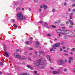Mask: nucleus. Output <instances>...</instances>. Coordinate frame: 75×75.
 <instances>
[{"instance_id":"aec40b11","label":"nucleus","mask_w":75,"mask_h":75,"mask_svg":"<svg viewBox=\"0 0 75 75\" xmlns=\"http://www.w3.org/2000/svg\"><path fill=\"white\" fill-rule=\"evenodd\" d=\"M34 2L35 3H38V0H34Z\"/></svg>"},{"instance_id":"6ab92c4d","label":"nucleus","mask_w":75,"mask_h":75,"mask_svg":"<svg viewBox=\"0 0 75 75\" xmlns=\"http://www.w3.org/2000/svg\"><path fill=\"white\" fill-rule=\"evenodd\" d=\"M44 51H40L39 53L40 54H44Z\"/></svg>"},{"instance_id":"6e6552de","label":"nucleus","mask_w":75,"mask_h":75,"mask_svg":"<svg viewBox=\"0 0 75 75\" xmlns=\"http://www.w3.org/2000/svg\"><path fill=\"white\" fill-rule=\"evenodd\" d=\"M64 61L63 60H61L59 61L58 62V64L60 65H64Z\"/></svg>"},{"instance_id":"7ed1b4c3","label":"nucleus","mask_w":75,"mask_h":75,"mask_svg":"<svg viewBox=\"0 0 75 75\" xmlns=\"http://www.w3.org/2000/svg\"><path fill=\"white\" fill-rule=\"evenodd\" d=\"M44 59H39L35 61V65L37 67H39L40 65H41V62L42 61H44Z\"/></svg>"},{"instance_id":"69168bd1","label":"nucleus","mask_w":75,"mask_h":75,"mask_svg":"<svg viewBox=\"0 0 75 75\" xmlns=\"http://www.w3.org/2000/svg\"><path fill=\"white\" fill-rule=\"evenodd\" d=\"M67 50H68V51H69V48H67Z\"/></svg>"},{"instance_id":"de8ad7c7","label":"nucleus","mask_w":75,"mask_h":75,"mask_svg":"<svg viewBox=\"0 0 75 75\" xmlns=\"http://www.w3.org/2000/svg\"><path fill=\"white\" fill-rule=\"evenodd\" d=\"M29 55H30V56L31 55H32V53H29Z\"/></svg>"},{"instance_id":"cd10ccee","label":"nucleus","mask_w":75,"mask_h":75,"mask_svg":"<svg viewBox=\"0 0 75 75\" xmlns=\"http://www.w3.org/2000/svg\"><path fill=\"white\" fill-rule=\"evenodd\" d=\"M20 8H16V10H17V11H18V10H20Z\"/></svg>"},{"instance_id":"bf43d9fd","label":"nucleus","mask_w":75,"mask_h":75,"mask_svg":"<svg viewBox=\"0 0 75 75\" xmlns=\"http://www.w3.org/2000/svg\"><path fill=\"white\" fill-rule=\"evenodd\" d=\"M34 72L35 73V74H36L37 73V71H34Z\"/></svg>"},{"instance_id":"864d4df0","label":"nucleus","mask_w":75,"mask_h":75,"mask_svg":"<svg viewBox=\"0 0 75 75\" xmlns=\"http://www.w3.org/2000/svg\"><path fill=\"white\" fill-rule=\"evenodd\" d=\"M29 50H33V49L31 48H29Z\"/></svg>"},{"instance_id":"603ef678","label":"nucleus","mask_w":75,"mask_h":75,"mask_svg":"<svg viewBox=\"0 0 75 75\" xmlns=\"http://www.w3.org/2000/svg\"><path fill=\"white\" fill-rule=\"evenodd\" d=\"M50 69H54L52 67H50Z\"/></svg>"},{"instance_id":"e2e57ef3","label":"nucleus","mask_w":75,"mask_h":75,"mask_svg":"<svg viewBox=\"0 0 75 75\" xmlns=\"http://www.w3.org/2000/svg\"><path fill=\"white\" fill-rule=\"evenodd\" d=\"M72 1H73V2H74L75 1V0H71Z\"/></svg>"},{"instance_id":"09e8293b","label":"nucleus","mask_w":75,"mask_h":75,"mask_svg":"<svg viewBox=\"0 0 75 75\" xmlns=\"http://www.w3.org/2000/svg\"><path fill=\"white\" fill-rule=\"evenodd\" d=\"M0 64H1V66L3 65V63L1 62Z\"/></svg>"},{"instance_id":"a18cd8bd","label":"nucleus","mask_w":75,"mask_h":75,"mask_svg":"<svg viewBox=\"0 0 75 75\" xmlns=\"http://www.w3.org/2000/svg\"><path fill=\"white\" fill-rule=\"evenodd\" d=\"M72 11H73V12H75V9H73V10H72Z\"/></svg>"},{"instance_id":"338daca9","label":"nucleus","mask_w":75,"mask_h":75,"mask_svg":"<svg viewBox=\"0 0 75 75\" xmlns=\"http://www.w3.org/2000/svg\"><path fill=\"white\" fill-rule=\"evenodd\" d=\"M19 51H20V52H22V51H23V50H19Z\"/></svg>"},{"instance_id":"37998d69","label":"nucleus","mask_w":75,"mask_h":75,"mask_svg":"<svg viewBox=\"0 0 75 75\" xmlns=\"http://www.w3.org/2000/svg\"><path fill=\"white\" fill-rule=\"evenodd\" d=\"M64 52H68V51L66 50H64Z\"/></svg>"},{"instance_id":"79ce46f5","label":"nucleus","mask_w":75,"mask_h":75,"mask_svg":"<svg viewBox=\"0 0 75 75\" xmlns=\"http://www.w3.org/2000/svg\"><path fill=\"white\" fill-rule=\"evenodd\" d=\"M59 36H61L62 35H61V33H60L59 34H58Z\"/></svg>"},{"instance_id":"a211bd4d","label":"nucleus","mask_w":75,"mask_h":75,"mask_svg":"<svg viewBox=\"0 0 75 75\" xmlns=\"http://www.w3.org/2000/svg\"><path fill=\"white\" fill-rule=\"evenodd\" d=\"M5 55H6V57H8L9 55L8 53L6 52H5Z\"/></svg>"},{"instance_id":"7c9ffc66","label":"nucleus","mask_w":75,"mask_h":75,"mask_svg":"<svg viewBox=\"0 0 75 75\" xmlns=\"http://www.w3.org/2000/svg\"><path fill=\"white\" fill-rule=\"evenodd\" d=\"M13 26L14 27H16V28H17V26L16 24L13 25Z\"/></svg>"},{"instance_id":"8fccbe9b","label":"nucleus","mask_w":75,"mask_h":75,"mask_svg":"<svg viewBox=\"0 0 75 75\" xmlns=\"http://www.w3.org/2000/svg\"><path fill=\"white\" fill-rule=\"evenodd\" d=\"M18 51H19V50H18V49H17L16 50V52H18Z\"/></svg>"},{"instance_id":"f03ea898","label":"nucleus","mask_w":75,"mask_h":75,"mask_svg":"<svg viewBox=\"0 0 75 75\" xmlns=\"http://www.w3.org/2000/svg\"><path fill=\"white\" fill-rule=\"evenodd\" d=\"M64 33H62L63 34H65L67 35L68 37H72V33L69 30H63Z\"/></svg>"},{"instance_id":"5701e85b","label":"nucleus","mask_w":75,"mask_h":75,"mask_svg":"<svg viewBox=\"0 0 75 75\" xmlns=\"http://www.w3.org/2000/svg\"><path fill=\"white\" fill-rule=\"evenodd\" d=\"M64 72H67V71H68V69H67L65 68L64 69Z\"/></svg>"},{"instance_id":"9b49d317","label":"nucleus","mask_w":75,"mask_h":75,"mask_svg":"<svg viewBox=\"0 0 75 75\" xmlns=\"http://www.w3.org/2000/svg\"><path fill=\"white\" fill-rule=\"evenodd\" d=\"M61 21L60 20H58L55 21L54 22V24H56L57 23H61Z\"/></svg>"},{"instance_id":"49530a36","label":"nucleus","mask_w":75,"mask_h":75,"mask_svg":"<svg viewBox=\"0 0 75 75\" xmlns=\"http://www.w3.org/2000/svg\"><path fill=\"white\" fill-rule=\"evenodd\" d=\"M63 49H65L66 48V47H65L63 46L62 47Z\"/></svg>"},{"instance_id":"9d476101","label":"nucleus","mask_w":75,"mask_h":75,"mask_svg":"<svg viewBox=\"0 0 75 75\" xmlns=\"http://www.w3.org/2000/svg\"><path fill=\"white\" fill-rule=\"evenodd\" d=\"M53 74H58L59 75H61V74H62L61 73H59L58 71H53Z\"/></svg>"},{"instance_id":"2f4dec72","label":"nucleus","mask_w":75,"mask_h":75,"mask_svg":"<svg viewBox=\"0 0 75 75\" xmlns=\"http://www.w3.org/2000/svg\"><path fill=\"white\" fill-rule=\"evenodd\" d=\"M69 28H73V26H72L71 25H70L69 26Z\"/></svg>"},{"instance_id":"72a5a7b5","label":"nucleus","mask_w":75,"mask_h":75,"mask_svg":"<svg viewBox=\"0 0 75 75\" xmlns=\"http://www.w3.org/2000/svg\"><path fill=\"white\" fill-rule=\"evenodd\" d=\"M64 5L65 6H67V3H66V2L64 3Z\"/></svg>"},{"instance_id":"f8f14e48","label":"nucleus","mask_w":75,"mask_h":75,"mask_svg":"<svg viewBox=\"0 0 75 75\" xmlns=\"http://www.w3.org/2000/svg\"><path fill=\"white\" fill-rule=\"evenodd\" d=\"M73 16V13H71L70 14V17H69L70 19H72L73 18L72 17Z\"/></svg>"},{"instance_id":"3c124183","label":"nucleus","mask_w":75,"mask_h":75,"mask_svg":"<svg viewBox=\"0 0 75 75\" xmlns=\"http://www.w3.org/2000/svg\"><path fill=\"white\" fill-rule=\"evenodd\" d=\"M70 54L71 55H73L74 54V53L72 52H70Z\"/></svg>"},{"instance_id":"5fc2aeb1","label":"nucleus","mask_w":75,"mask_h":75,"mask_svg":"<svg viewBox=\"0 0 75 75\" xmlns=\"http://www.w3.org/2000/svg\"><path fill=\"white\" fill-rule=\"evenodd\" d=\"M29 11H31V8H29Z\"/></svg>"},{"instance_id":"13d9d810","label":"nucleus","mask_w":75,"mask_h":75,"mask_svg":"<svg viewBox=\"0 0 75 75\" xmlns=\"http://www.w3.org/2000/svg\"><path fill=\"white\" fill-rule=\"evenodd\" d=\"M65 62H67V59H65Z\"/></svg>"},{"instance_id":"e433bc0d","label":"nucleus","mask_w":75,"mask_h":75,"mask_svg":"<svg viewBox=\"0 0 75 75\" xmlns=\"http://www.w3.org/2000/svg\"><path fill=\"white\" fill-rule=\"evenodd\" d=\"M73 72H75V68H73Z\"/></svg>"},{"instance_id":"2eb2a0df","label":"nucleus","mask_w":75,"mask_h":75,"mask_svg":"<svg viewBox=\"0 0 75 75\" xmlns=\"http://www.w3.org/2000/svg\"><path fill=\"white\" fill-rule=\"evenodd\" d=\"M63 30H57V33H61V31H63Z\"/></svg>"},{"instance_id":"b1692460","label":"nucleus","mask_w":75,"mask_h":75,"mask_svg":"<svg viewBox=\"0 0 75 75\" xmlns=\"http://www.w3.org/2000/svg\"><path fill=\"white\" fill-rule=\"evenodd\" d=\"M68 11H69V12H70L71 11V8H69L68 9Z\"/></svg>"},{"instance_id":"a878e982","label":"nucleus","mask_w":75,"mask_h":75,"mask_svg":"<svg viewBox=\"0 0 75 75\" xmlns=\"http://www.w3.org/2000/svg\"><path fill=\"white\" fill-rule=\"evenodd\" d=\"M47 6H45V5H44L43 6V8H44L45 9V8H47Z\"/></svg>"},{"instance_id":"c9c22d12","label":"nucleus","mask_w":75,"mask_h":75,"mask_svg":"<svg viewBox=\"0 0 75 75\" xmlns=\"http://www.w3.org/2000/svg\"><path fill=\"white\" fill-rule=\"evenodd\" d=\"M52 28H56V26L54 25H52Z\"/></svg>"},{"instance_id":"4be33fe9","label":"nucleus","mask_w":75,"mask_h":75,"mask_svg":"<svg viewBox=\"0 0 75 75\" xmlns=\"http://www.w3.org/2000/svg\"><path fill=\"white\" fill-rule=\"evenodd\" d=\"M71 50L72 51H73V52H74L75 51V48H73L71 49Z\"/></svg>"},{"instance_id":"20e7f679","label":"nucleus","mask_w":75,"mask_h":75,"mask_svg":"<svg viewBox=\"0 0 75 75\" xmlns=\"http://www.w3.org/2000/svg\"><path fill=\"white\" fill-rule=\"evenodd\" d=\"M60 45V43H56L54 45H53V48L51 49L50 50V52H52V51H54V49H56V47H58Z\"/></svg>"},{"instance_id":"bb28decb","label":"nucleus","mask_w":75,"mask_h":75,"mask_svg":"<svg viewBox=\"0 0 75 75\" xmlns=\"http://www.w3.org/2000/svg\"><path fill=\"white\" fill-rule=\"evenodd\" d=\"M69 24V22L68 21H67L66 22V25H68Z\"/></svg>"},{"instance_id":"393cba45","label":"nucleus","mask_w":75,"mask_h":75,"mask_svg":"<svg viewBox=\"0 0 75 75\" xmlns=\"http://www.w3.org/2000/svg\"><path fill=\"white\" fill-rule=\"evenodd\" d=\"M64 55L65 56H68V54L67 53H65L64 54Z\"/></svg>"},{"instance_id":"4c0bfd02","label":"nucleus","mask_w":75,"mask_h":75,"mask_svg":"<svg viewBox=\"0 0 75 75\" xmlns=\"http://www.w3.org/2000/svg\"><path fill=\"white\" fill-rule=\"evenodd\" d=\"M72 6H73V7H74L75 6V4H74L72 5Z\"/></svg>"},{"instance_id":"c756f323","label":"nucleus","mask_w":75,"mask_h":75,"mask_svg":"<svg viewBox=\"0 0 75 75\" xmlns=\"http://www.w3.org/2000/svg\"><path fill=\"white\" fill-rule=\"evenodd\" d=\"M51 34L48 33L47 34V36H48V37H51Z\"/></svg>"},{"instance_id":"f3484780","label":"nucleus","mask_w":75,"mask_h":75,"mask_svg":"<svg viewBox=\"0 0 75 75\" xmlns=\"http://www.w3.org/2000/svg\"><path fill=\"white\" fill-rule=\"evenodd\" d=\"M69 23H70L71 24V25H74V23H73V22H72V21L70 19H69Z\"/></svg>"},{"instance_id":"58836bf2","label":"nucleus","mask_w":75,"mask_h":75,"mask_svg":"<svg viewBox=\"0 0 75 75\" xmlns=\"http://www.w3.org/2000/svg\"><path fill=\"white\" fill-rule=\"evenodd\" d=\"M25 43L26 44H29V42L27 41L25 42Z\"/></svg>"},{"instance_id":"ea45409f","label":"nucleus","mask_w":75,"mask_h":75,"mask_svg":"<svg viewBox=\"0 0 75 75\" xmlns=\"http://www.w3.org/2000/svg\"><path fill=\"white\" fill-rule=\"evenodd\" d=\"M14 21H15V20H14V19H13L11 21H12V22H14Z\"/></svg>"},{"instance_id":"052dcab7","label":"nucleus","mask_w":75,"mask_h":75,"mask_svg":"<svg viewBox=\"0 0 75 75\" xmlns=\"http://www.w3.org/2000/svg\"><path fill=\"white\" fill-rule=\"evenodd\" d=\"M28 60H29V61H31V59L30 58H28Z\"/></svg>"},{"instance_id":"39448f33","label":"nucleus","mask_w":75,"mask_h":75,"mask_svg":"<svg viewBox=\"0 0 75 75\" xmlns=\"http://www.w3.org/2000/svg\"><path fill=\"white\" fill-rule=\"evenodd\" d=\"M14 57L15 58H18V57L19 58H20L21 60H24V59H26L25 57L24 56L22 57H21L20 56H19V54L18 53H15L14 54Z\"/></svg>"},{"instance_id":"6e6d98bb","label":"nucleus","mask_w":75,"mask_h":75,"mask_svg":"<svg viewBox=\"0 0 75 75\" xmlns=\"http://www.w3.org/2000/svg\"><path fill=\"white\" fill-rule=\"evenodd\" d=\"M41 10H42V9H41V8H40L39 10L40 12H41Z\"/></svg>"},{"instance_id":"a19ab883","label":"nucleus","mask_w":75,"mask_h":75,"mask_svg":"<svg viewBox=\"0 0 75 75\" xmlns=\"http://www.w3.org/2000/svg\"><path fill=\"white\" fill-rule=\"evenodd\" d=\"M52 12H53V13H54V12H55V9H53V10H52Z\"/></svg>"},{"instance_id":"f257e3e1","label":"nucleus","mask_w":75,"mask_h":75,"mask_svg":"<svg viewBox=\"0 0 75 75\" xmlns=\"http://www.w3.org/2000/svg\"><path fill=\"white\" fill-rule=\"evenodd\" d=\"M17 17H18L17 18L18 20L20 21H21L22 20H25L26 19V18L25 16H23L22 13H18L17 15Z\"/></svg>"},{"instance_id":"4468645a","label":"nucleus","mask_w":75,"mask_h":75,"mask_svg":"<svg viewBox=\"0 0 75 75\" xmlns=\"http://www.w3.org/2000/svg\"><path fill=\"white\" fill-rule=\"evenodd\" d=\"M3 46L4 47V51H6V45H5V44H3Z\"/></svg>"},{"instance_id":"0eeeda50","label":"nucleus","mask_w":75,"mask_h":75,"mask_svg":"<svg viewBox=\"0 0 75 75\" xmlns=\"http://www.w3.org/2000/svg\"><path fill=\"white\" fill-rule=\"evenodd\" d=\"M42 25L43 27H46V28H49L48 26V23L46 22H45L44 23V24H43Z\"/></svg>"},{"instance_id":"423d86ee","label":"nucleus","mask_w":75,"mask_h":75,"mask_svg":"<svg viewBox=\"0 0 75 75\" xmlns=\"http://www.w3.org/2000/svg\"><path fill=\"white\" fill-rule=\"evenodd\" d=\"M46 57L47 59L50 62V63H52V60L51 59L50 56L49 55H46Z\"/></svg>"},{"instance_id":"c85d7f7f","label":"nucleus","mask_w":75,"mask_h":75,"mask_svg":"<svg viewBox=\"0 0 75 75\" xmlns=\"http://www.w3.org/2000/svg\"><path fill=\"white\" fill-rule=\"evenodd\" d=\"M21 64H22V65H25V62H22L21 63Z\"/></svg>"},{"instance_id":"4d7b16f0","label":"nucleus","mask_w":75,"mask_h":75,"mask_svg":"<svg viewBox=\"0 0 75 75\" xmlns=\"http://www.w3.org/2000/svg\"><path fill=\"white\" fill-rule=\"evenodd\" d=\"M30 41H32V38H30L29 39Z\"/></svg>"},{"instance_id":"1a4fd4ad","label":"nucleus","mask_w":75,"mask_h":75,"mask_svg":"<svg viewBox=\"0 0 75 75\" xmlns=\"http://www.w3.org/2000/svg\"><path fill=\"white\" fill-rule=\"evenodd\" d=\"M68 59V62H69V63H71V61H73V57H69Z\"/></svg>"},{"instance_id":"412c9836","label":"nucleus","mask_w":75,"mask_h":75,"mask_svg":"<svg viewBox=\"0 0 75 75\" xmlns=\"http://www.w3.org/2000/svg\"><path fill=\"white\" fill-rule=\"evenodd\" d=\"M36 44L37 45H39L40 44V42H39L37 41L36 42Z\"/></svg>"},{"instance_id":"774afa93","label":"nucleus","mask_w":75,"mask_h":75,"mask_svg":"<svg viewBox=\"0 0 75 75\" xmlns=\"http://www.w3.org/2000/svg\"><path fill=\"white\" fill-rule=\"evenodd\" d=\"M7 75H11V74L9 73H8L7 74Z\"/></svg>"},{"instance_id":"dca6fc26","label":"nucleus","mask_w":75,"mask_h":75,"mask_svg":"<svg viewBox=\"0 0 75 75\" xmlns=\"http://www.w3.org/2000/svg\"><path fill=\"white\" fill-rule=\"evenodd\" d=\"M27 67L28 68H30V69H33V67H31L30 66V65H27Z\"/></svg>"},{"instance_id":"473e14b6","label":"nucleus","mask_w":75,"mask_h":75,"mask_svg":"<svg viewBox=\"0 0 75 75\" xmlns=\"http://www.w3.org/2000/svg\"><path fill=\"white\" fill-rule=\"evenodd\" d=\"M39 23L40 24H42L43 23V22H42V21H39Z\"/></svg>"},{"instance_id":"680f3d73","label":"nucleus","mask_w":75,"mask_h":75,"mask_svg":"<svg viewBox=\"0 0 75 75\" xmlns=\"http://www.w3.org/2000/svg\"><path fill=\"white\" fill-rule=\"evenodd\" d=\"M15 5H16L17 4H18V3H15Z\"/></svg>"},{"instance_id":"0e129e2a","label":"nucleus","mask_w":75,"mask_h":75,"mask_svg":"<svg viewBox=\"0 0 75 75\" xmlns=\"http://www.w3.org/2000/svg\"><path fill=\"white\" fill-rule=\"evenodd\" d=\"M66 15H67L68 16V15L69 14V13H66Z\"/></svg>"},{"instance_id":"c03bdc74","label":"nucleus","mask_w":75,"mask_h":75,"mask_svg":"<svg viewBox=\"0 0 75 75\" xmlns=\"http://www.w3.org/2000/svg\"><path fill=\"white\" fill-rule=\"evenodd\" d=\"M62 28V29H65V28H66V27H63Z\"/></svg>"},{"instance_id":"f704fd0d","label":"nucleus","mask_w":75,"mask_h":75,"mask_svg":"<svg viewBox=\"0 0 75 75\" xmlns=\"http://www.w3.org/2000/svg\"><path fill=\"white\" fill-rule=\"evenodd\" d=\"M35 55H37V51H35Z\"/></svg>"},{"instance_id":"ddd939ff","label":"nucleus","mask_w":75,"mask_h":75,"mask_svg":"<svg viewBox=\"0 0 75 75\" xmlns=\"http://www.w3.org/2000/svg\"><path fill=\"white\" fill-rule=\"evenodd\" d=\"M59 70H58V71H59V73L60 74H61L62 72V67H59Z\"/></svg>"}]
</instances>
